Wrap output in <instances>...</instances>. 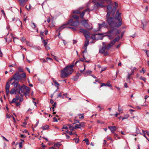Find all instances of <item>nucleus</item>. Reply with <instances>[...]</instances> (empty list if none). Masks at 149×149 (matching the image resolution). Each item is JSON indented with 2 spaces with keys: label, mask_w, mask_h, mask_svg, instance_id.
Instances as JSON below:
<instances>
[{
  "label": "nucleus",
  "mask_w": 149,
  "mask_h": 149,
  "mask_svg": "<svg viewBox=\"0 0 149 149\" xmlns=\"http://www.w3.org/2000/svg\"><path fill=\"white\" fill-rule=\"evenodd\" d=\"M54 83L56 86L58 87V86L59 85V84L56 81H54Z\"/></svg>",
  "instance_id": "a18cd8bd"
},
{
  "label": "nucleus",
  "mask_w": 149,
  "mask_h": 149,
  "mask_svg": "<svg viewBox=\"0 0 149 149\" xmlns=\"http://www.w3.org/2000/svg\"><path fill=\"white\" fill-rule=\"evenodd\" d=\"M26 74L24 73L21 74L19 73V72H17L10 79V81L15 80V81H24L26 80Z\"/></svg>",
  "instance_id": "f03ea898"
},
{
  "label": "nucleus",
  "mask_w": 149,
  "mask_h": 149,
  "mask_svg": "<svg viewBox=\"0 0 149 149\" xmlns=\"http://www.w3.org/2000/svg\"><path fill=\"white\" fill-rule=\"evenodd\" d=\"M56 107V103H54V104L53 105L52 108L54 109V108Z\"/></svg>",
  "instance_id": "6e6d98bb"
},
{
  "label": "nucleus",
  "mask_w": 149,
  "mask_h": 149,
  "mask_svg": "<svg viewBox=\"0 0 149 149\" xmlns=\"http://www.w3.org/2000/svg\"><path fill=\"white\" fill-rule=\"evenodd\" d=\"M129 117V115L128 114H126L124 115V116L122 118V120H123L125 119H127Z\"/></svg>",
  "instance_id": "bb28decb"
},
{
  "label": "nucleus",
  "mask_w": 149,
  "mask_h": 149,
  "mask_svg": "<svg viewBox=\"0 0 149 149\" xmlns=\"http://www.w3.org/2000/svg\"><path fill=\"white\" fill-rule=\"evenodd\" d=\"M106 48H107V47H106L105 43L104 42H103L102 47L101 49H100L99 52L102 54H104L105 52Z\"/></svg>",
  "instance_id": "1a4fd4ad"
},
{
  "label": "nucleus",
  "mask_w": 149,
  "mask_h": 149,
  "mask_svg": "<svg viewBox=\"0 0 149 149\" xmlns=\"http://www.w3.org/2000/svg\"><path fill=\"white\" fill-rule=\"evenodd\" d=\"M108 128L110 130L111 132L112 133H113L116 130V127L115 126H109L108 127Z\"/></svg>",
  "instance_id": "2eb2a0df"
},
{
  "label": "nucleus",
  "mask_w": 149,
  "mask_h": 149,
  "mask_svg": "<svg viewBox=\"0 0 149 149\" xmlns=\"http://www.w3.org/2000/svg\"><path fill=\"white\" fill-rule=\"evenodd\" d=\"M53 121L54 122H57V119L56 118L54 117L53 118Z\"/></svg>",
  "instance_id": "bf43d9fd"
},
{
  "label": "nucleus",
  "mask_w": 149,
  "mask_h": 149,
  "mask_svg": "<svg viewBox=\"0 0 149 149\" xmlns=\"http://www.w3.org/2000/svg\"><path fill=\"white\" fill-rule=\"evenodd\" d=\"M47 40H44L42 41V42L44 44V46H46V45H47Z\"/></svg>",
  "instance_id": "c756f323"
},
{
  "label": "nucleus",
  "mask_w": 149,
  "mask_h": 149,
  "mask_svg": "<svg viewBox=\"0 0 149 149\" xmlns=\"http://www.w3.org/2000/svg\"><path fill=\"white\" fill-rule=\"evenodd\" d=\"M83 141H85L86 142V144L87 145H89V141L88 139H85Z\"/></svg>",
  "instance_id": "2f4dec72"
},
{
  "label": "nucleus",
  "mask_w": 149,
  "mask_h": 149,
  "mask_svg": "<svg viewBox=\"0 0 149 149\" xmlns=\"http://www.w3.org/2000/svg\"><path fill=\"white\" fill-rule=\"evenodd\" d=\"M103 4V3H101V2H97L95 3L94 5V6H96L97 7H100L102 8H103L105 6H105V5H104Z\"/></svg>",
  "instance_id": "9b49d317"
},
{
  "label": "nucleus",
  "mask_w": 149,
  "mask_h": 149,
  "mask_svg": "<svg viewBox=\"0 0 149 149\" xmlns=\"http://www.w3.org/2000/svg\"><path fill=\"white\" fill-rule=\"evenodd\" d=\"M72 17L74 19H78L79 18V17L77 15H73Z\"/></svg>",
  "instance_id": "58836bf2"
},
{
  "label": "nucleus",
  "mask_w": 149,
  "mask_h": 149,
  "mask_svg": "<svg viewBox=\"0 0 149 149\" xmlns=\"http://www.w3.org/2000/svg\"><path fill=\"white\" fill-rule=\"evenodd\" d=\"M118 110L119 111L121 112V113L122 112L123 110L122 109V108H120V105H118Z\"/></svg>",
  "instance_id": "72a5a7b5"
},
{
  "label": "nucleus",
  "mask_w": 149,
  "mask_h": 149,
  "mask_svg": "<svg viewBox=\"0 0 149 149\" xmlns=\"http://www.w3.org/2000/svg\"><path fill=\"white\" fill-rule=\"evenodd\" d=\"M45 48L47 50H49L50 49V47L48 46L47 45H46V46H45Z\"/></svg>",
  "instance_id": "13d9d810"
},
{
  "label": "nucleus",
  "mask_w": 149,
  "mask_h": 149,
  "mask_svg": "<svg viewBox=\"0 0 149 149\" xmlns=\"http://www.w3.org/2000/svg\"><path fill=\"white\" fill-rule=\"evenodd\" d=\"M132 74L128 73L127 76V78L126 79V81L128 83H130V77Z\"/></svg>",
  "instance_id": "412c9836"
},
{
  "label": "nucleus",
  "mask_w": 149,
  "mask_h": 149,
  "mask_svg": "<svg viewBox=\"0 0 149 149\" xmlns=\"http://www.w3.org/2000/svg\"><path fill=\"white\" fill-rule=\"evenodd\" d=\"M78 116H79V118H84V116L83 114H79L78 115Z\"/></svg>",
  "instance_id": "7c9ffc66"
},
{
  "label": "nucleus",
  "mask_w": 149,
  "mask_h": 149,
  "mask_svg": "<svg viewBox=\"0 0 149 149\" xmlns=\"http://www.w3.org/2000/svg\"><path fill=\"white\" fill-rule=\"evenodd\" d=\"M106 86H109V87H111V85L110 84V82H107L106 84Z\"/></svg>",
  "instance_id": "603ef678"
},
{
  "label": "nucleus",
  "mask_w": 149,
  "mask_h": 149,
  "mask_svg": "<svg viewBox=\"0 0 149 149\" xmlns=\"http://www.w3.org/2000/svg\"><path fill=\"white\" fill-rule=\"evenodd\" d=\"M15 93H17V92H16L14 88H12L11 89L10 91V93L11 94H14Z\"/></svg>",
  "instance_id": "cd10ccee"
},
{
  "label": "nucleus",
  "mask_w": 149,
  "mask_h": 149,
  "mask_svg": "<svg viewBox=\"0 0 149 149\" xmlns=\"http://www.w3.org/2000/svg\"><path fill=\"white\" fill-rule=\"evenodd\" d=\"M109 39H112L113 38V37L112 35H108L107 36Z\"/></svg>",
  "instance_id": "e433bc0d"
},
{
  "label": "nucleus",
  "mask_w": 149,
  "mask_h": 149,
  "mask_svg": "<svg viewBox=\"0 0 149 149\" xmlns=\"http://www.w3.org/2000/svg\"><path fill=\"white\" fill-rule=\"evenodd\" d=\"M47 21L48 23H49L50 22V18L49 17H47Z\"/></svg>",
  "instance_id": "4d7b16f0"
},
{
  "label": "nucleus",
  "mask_w": 149,
  "mask_h": 149,
  "mask_svg": "<svg viewBox=\"0 0 149 149\" xmlns=\"http://www.w3.org/2000/svg\"><path fill=\"white\" fill-rule=\"evenodd\" d=\"M83 56L84 58H81L80 59V61H84V60L86 59L85 58V57L84 55H83Z\"/></svg>",
  "instance_id": "8fccbe9b"
},
{
  "label": "nucleus",
  "mask_w": 149,
  "mask_h": 149,
  "mask_svg": "<svg viewBox=\"0 0 149 149\" xmlns=\"http://www.w3.org/2000/svg\"><path fill=\"white\" fill-rule=\"evenodd\" d=\"M49 127V126L47 125H46L44 126H43L41 127V128L42 129L44 130H45L47 129H48Z\"/></svg>",
  "instance_id": "b1692460"
},
{
  "label": "nucleus",
  "mask_w": 149,
  "mask_h": 149,
  "mask_svg": "<svg viewBox=\"0 0 149 149\" xmlns=\"http://www.w3.org/2000/svg\"><path fill=\"white\" fill-rule=\"evenodd\" d=\"M19 147L20 148H21L22 146V142H20L19 144Z\"/></svg>",
  "instance_id": "052dcab7"
},
{
  "label": "nucleus",
  "mask_w": 149,
  "mask_h": 149,
  "mask_svg": "<svg viewBox=\"0 0 149 149\" xmlns=\"http://www.w3.org/2000/svg\"><path fill=\"white\" fill-rule=\"evenodd\" d=\"M68 28H70L73 30L75 31L76 30V29L75 28L73 27H68Z\"/></svg>",
  "instance_id": "680f3d73"
},
{
  "label": "nucleus",
  "mask_w": 149,
  "mask_h": 149,
  "mask_svg": "<svg viewBox=\"0 0 149 149\" xmlns=\"http://www.w3.org/2000/svg\"><path fill=\"white\" fill-rule=\"evenodd\" d=\"M142 132H143V134H144L143 136L144 137H145L146 139H147V138L146 135V131H145L143 130H142Z\"/></svg>",
  "instance_id": "79ce46f5"
},
{
  "label": "nucleus",
  "mask_w": 149,
  "mask_h": 149,
  "mask_svg": "<svg viewBox=\"0 0 149 149\" xmlns=\"http://www.w3.org/2000/svg\"><path fill=\"white\" fill-rule=\"evenodd\" d=\"M102 3H105V2H106L107 3L109 4L111 2V0H96Z\"/></svg>",
  "instance_id": "f3484780"
},
{
  "label": "nucleus",
  "mask_w": 149,
  "mask_h": 149,
  "mask_svg": "<svg viewBox=\"0 0 149 149\" xmlns=\"http://www.w3.org/2000/svg\"><path fill=\"white\" fill-rule=\"evenodd\" d=\"M10 87V84L8 82L6 83V90H9Z\"/></svg>",
  "instance_id": "393cba45"
},
{
  "label": "nucleus",
  "mask_w": 149,
  "mask_h": 149,
  "mask_svg": "<svg viewBox=\"0 0 149 149\" xmlns=\"http://www.w3.org/2000/svg\"><path fill=\"white\" fill-rule=\"evenodd\" d=\"M31 26L32 27L33 29L35 28L36 27V24H35V23H34L33 22H31Z\"/></svg>",
  "instance_id": "473e14b6"
},
{
  "label": "nucleus",
  "mask_w": 149,
  "mask_h": 149,
  "mask_svg": "<svg viewBox=\"0 0 149 149\" xmlns=\"http://www.w3.org/2000/svg\"><path fill=\"white\" fill-rule=\"evenodd\" d=\"M69 129L71 131H73L75 129V127H70V128H69Z\"/></svg>",
  "instance_id": "c03bdc74"
},
{
  "label": "nucleus",
  "mask_w": 149,
  "mask_h": 149,
  "mask_svg": "<svg viewBox=\"0 0 149 149\" xmlns=\"http://www.w3.org/2000/svg\"><path fill=\"white\" fill-rule=\"evenodd\" d=\"M120 13H119L118 10H117L116 12V15L115 17L116 20H118V24L116 22L113 21V18L111 17H106L107 21L110 26L111 28L115 29L116 27L118 28L121 26L122 22L120 20Z\"/></svg>",
  "instance_id": "f257e3e1"
},
{
  "label": "nucleus",
  "mask_w": 149,
  "mask_h": 149,
  "mask_svg": "<svg viewBox=\"0 0 149 149\" xmlns=\"http://www.w3.org/2000/svg\"><path fill=\"white\" fill-rule=\"evenodd\" d=\"M12 116H10V115H8V114H6V117L7 118H10Z\"/></svg>",
  "instance_id": "774afa93"
},
{
  "label": "nucleus",
  "mask_w": 149,
  "mask_h": 149,
  "mask_svg": "<svg viewBox=\"0 0 149 149\" xmlns=\"http://www.w3.org/2000/svg\"><path fill=\"white\" fill-rule=\"evenodd\" d=\"M79 24V21L77 20H74L73 19H70L67 23V24H69L70 25L74 27L78 26Z\"/></svg>",
  "instance_id": "20e7f679"
},
{
  "label": "nucleus",
  "mask_w": 149,
  "mask_h": 149,
  "mask_svg": "<svg viewBox=\"0 0 149 149\" xmlns=\"http://www.w3.org/2000/svg\"><path fill=\"white\" fill-rule=\"evenodd\" d=\"M80 13V12L78 10H75L73 12L74 13L79 14Z\"/></svg>",
  "instance_id": "ea45409f"
},
{
  "label": "nucleus",
  "mask_w": 149,
  "mask_h": 149,
  "mask_svg": "<svg viewBox=\"0 0 149 149\" xmlns=\"http://www.w3.org/2000/svg\"><path fill=\"white\" fill-rule=\"evenodd\" d=\"M61 145V143H54V147L59 148Z\"/></svg>",
  "instance_id": "a878e982"
},
{
  "label": "nucleus",
  "mask_w": 149,
  "mask_h": 149,
  "mask_svg": "<svg viewBox=\"0 0 149 149\" xmlns=\"http://www.w3.org/2000/svg\"><path fill=\"white\" fill-rule=\"evenodd\" d=\"M143 72V74L145 73L146 72V70L144 69V68H143L142 69V70L140 71V72Z\"/></svg>",
  "instance_id": "5fc2aeb1"
},
{
  "label": "nucleus",
  "mask_w": 149,
  "mask_h": 149,
  "mask_svg": "<svg viewBox=\"0 0 149 149\" xmlns=\"http://www.w3.org/2000/svg\"><path fill=\"white\" fill-rule=\"evenodd\" d=\"M24 85H23L22 86H20L19 89H16L15 90V91L17 92V93L19 94H20V92L22 93H24L25 92V89H24Z\"/></svg>",
  "instance_id": "6e6552de"
},
{
  "label": "nucleus",
  "mask_w": 149,
  "mask_h": 149,
  "mask_svg": "<svg viewBox=\"0 0 149 149\" xmlns=\"http://www.w3.org/2000/svg\"><path fill=\"white\" fill-rule=\"evenodd\" d=\"M92 72L91 70H88L84 73V74L85 76H87L90 75L92 73Z\"/></svg>",
  "instance_id": "aec40b11"
},
{
  "label": "nucleus",
  "mask_w": 149,
  "mask_h": 149,
  "mask_svg": "<svg viewBox=\"0 0 149 149\" xmlns=\"http://www.w3.org/2000/svg\"><path fill=\"white\" fill-rule=\"evenodd\" d=\"M114 43L112 41L109 44H108L107 47V49H109L114 45Z\"/></svg>",
  "instance_id": "6ab92c4d"
},
{
  "label": "nucleus",
  "mask_w": 149,
  "mask_h": 149,
  "mask_svg": "<svg viewBox=\"0 0 149 149\" xmlns=\"http://www.w3.org/2000/svg\"><path fill=\"white\" fill-rule=\"evenodd\" d=\"M83 48H85L84 50L82 52L83 53L86 52H87V48H86V47H84Z\"/></svg>",
  "instance_id": "e2e57ef3"
},
{
  "label": "nucleus",
  "mask_w": 149,
  "mask_h": 149,
  "mask_svg": "<svg viewBox=\"0 0 149 149\" xmlns=\"http://www.w3.org/2000/svg\"><path fill=\"white\" fill-rule=\"evenodd\" d=\"M17 100L15 98H13L12 100V101L10 102V103L11 104L15 102Z\"/></svg>",
  "instance_id": "a19ab883"
},
{
  "label": "nucleus",
  "mask_w": 149,
  "mask_h": 149,
  "mask_svg": "<svg viewBox=\"0 0 149 149\" xmlns=\"http://www.w3.org/2000/svg\"><path fill=\"white\" fill-rule=\"evenodd\" d=\"M66 68H64L63 70H62L61 71V77L63 78H65L67 77L69 74L65 70Z\"/></svg>",
  "instance_id": "0eeeda50"
},
{
  "label": "nucleus",
  "mask_w": 149,
  "mask_h": 149,
  "mask_svg": "<svg viewBox=\"0 0 149 149\" xmlns=\"http://www.w3.org/2000/svg\"><path fill=\"white\" fill-rule=\"evenodd\" d=\"M107 8V9L108 10L106 15V17H109L110 15L114 17L116 10V7H114L113 9H112V5L111 4H110L108 6H106Z\"/></svg>",
  "instance_id": "7ed1b4c3"
},
{
  "label": "nucleus",
  "mask_w": 149,
  "mask_h": 149,
  "mask_svg": "<svg viewBox=\"0 0 149 149\" xmlns=\"http://www.w3.org/2000/svg\"><path fill=\"white\" fill-rule=\"evenodd\" d=\"M18 71H17V72H19H19H23V69L21 67H19L18 68Z\"/></svg>",
  "instance_id": "c85d7f7f"
},
{
  "label": "nucleus",
  "mask_w": 149,
  "mask_h": 149,
  "mask_svg": "<svg viewBox=\"0 0 149 149\" xmlns=\"http://www.w3.org/2000/svg\"><path fill=\"white\" fill-rule=\"evenodd\" d=\"M19 95H17L15 96V98L17 100H18L19 99Z\"/></svg>",
  "instance_id": "864d4df0"
},
{
  "label": "nucleus",
  "mask_w": 149,
  "mask_h": 149,
  "mask_svg": "<svg viewBox=\"0 0 149 149\" xmlns=\"http://www.w3.org/2000/svg\"><path fill=\"white\" fill-rule=\"evenodd\" d=\"M12 85H14V87L16 89H18L17 88H19L20 85L19 84L18 82H15L12 83L11 84Z\"/></svg>",
  "instance_id": "ddd939ff"
},
{
  "label": "nucleus",
  "mask_w": 149,
  "mask_h": 149,
  "mask_svg": "<svg viewBox=\"0 0 149 149\" xmlns=\"http://www.w3.org/2000/svg\"><path fill=\"white\" fill-rule=\"evenodd\" d=\"M74 65H70L67 66L64 68H66L65 70L70 75L73 71V67Z\"/></svg>",
  "instance_id": "39448f33"
},
{
  "label": "nucleus",
  "mask_w": 149,
  "mask_h": 149,
  "mask_svg": "<svg viewBox=\"0 0 149 149\" xmlns=\"http://www.w3.org/2000/svg\"><path fill=\"white\" fill-rule=\"evenodd\" d=\"M120 36H118L117 37L115 38V39L113 40V41L114 43L117 41H118L120 39Z\"/></svg>",
  "instance_id": "4be33fe9"
},
{
  "label": "nucleus",
  "mask_w": 149,
  "mask_h": 149,
  "mask_svg": "<svg viewBox=\"0 0 149 149\" xmlns=\"http://www.w3.org/2000/svg\"><path fill=\"white\" fill-rule=\"evenodd\" d=\"M24 87L25 90H26V91L29 92V88L28 87L24 85Z\"/></svg>",
  "instance_id": "f704fd0d"
},
{
  "label": "nucleus",
  "mask_w": 149,
  "mask_h": 149,
  "mask_svg": "<svg viewBox=\"0 0 149 149\" xmlns=\"http://www.w3.org/2000/svg\"><path fill=\"white\" fill-rule=\"evenodd\" d=\"M85 126V124L84 123H80L79 124H76L75 125V129L80 128L81 127H84Z\"/></svg>",
  "instance_id": "9d476101"
},
{
  "label": "nucleus",
  "mask_w": 149,
  "mask_h": 149,
  "mask_svg": "<svg viewBox=\"0 0 149 149\" xmlns=\"http://www.w3.org/2000/svg\"><path fill=\"white\" fill-rule=\"evenodd\" d=\"M15 103L17 106H18L20 105V103L19 102H16Z\"/></svg>",
  "instance_id": "338daca9"
},
{
  "label": "nucleus",
  "mask_w": 149,
  "mask_h": 149,
  "mask_svg": "<svg viewBox=\"0 0 149 149\" xmlns=\"http://www.w3.org/2000/svg\"><path fill=\"white\" fill-rule=\"evenodd\" d=\"M74 140L76 143H78L79 141V139L78 138L74 139Z\"/></svg>",
  "instance_id": "de8ad7c7"
},
{
  "label": "nucleus",
  "mask_w": 149,
  "mask_h": 149,
  "mask_svg": "<svg viewBox=\"0 0 149 149\" xmlns=\"http://www.w3.org/2000/svg\"><path fill=\"white\" fill-rule=\"evenodd\" d=\"M114 29H111L109 31V33L111 34L112 35H113L114 34L113 33Z\"/></svg>",
  "instance_id": "c9c22d12"
},
{
  "label": "nucleus",
  "mask_w": 149,
  "mask_h": 149,
  "mask_svg": "<svg viewBox=\"0 0 149 149\" xmlns=\"http://www.w3.org/2000/svg\"><path fill=\"white\" fill-rule=\"evenodd\" d=\"M29 93V92H28V91H26V92L24 93V94L26 96L27 95V94H28V93Z\"/></svg>",
  "instance_id": "0e129e2a"
},
{
  "label": "nucleus",
  "mask_w": 149,
  "mask_h": 149,
  "mask_svg": "<svg viewBox=\"0 0 149 149\" xmlns=\"http://www.w3.org/2000/svg\"><path fill=\"white\" fill-rule=\"evenodd\" d=\"M16 22H18L20 25H21L22 24V22L19 19H17V20Z\"/></svg>",
  "instance_id": "09e8293b"
},
{
  "label": "nucleus",
  "mask_w": 149,
  "mask_h": 149,
  "mask_svg": "<svg viewBox=\"0 0 149 149\" xmlns=\"http://www.w3.org/2000/svg\"><path fill=\"white\" fill-rule=\"evenodd\" d=\"M79 32L84 33L87 40L90 37V36L88 35V32L86 30L81 29H80Z\"/></svg>",
  "instance_id": "423d86ee"
},
{
  "label": "nucleus",
  "mask_w": 149,
  "mask_h": 149,
  "mask_svg": "<svg viewBox=\"0 0 149 149\" xmlns=\"http://www.w3.org/2000/svg\"><path fill=\"white\" fill-rule=\"evenodd\" d=\"M98 25L100 29L102 27H107V24L104 22L102 24H98Z\"/></svg>",
  "instance_id": "a211bd4d"
},
{
  "label": "nucleus",
  "mask_w": 149,
  "mask_h": 149,
  "mask_svg": "<svg viewBox=\"0 0 149 149\" xmlns=\"http://www.w3.org/2000/svg\"><path fill=\"white\" fill-rule=\"evenodd\" d=\"M90 10L89 8H87L85 10L83 11L80 14V17L82 19L83 18L85 14V12L87 11L89 12L90 10Z\"/></svg>",
  "instance_id": "4468645a"
},
{
  "label": "nucleus",
  "mask_w": 149,
  "mask_h": 149,
  "mask_svg": "<svg viewBox=\"0 0 149 149\" xmlns=\"http://www.w3.org/2000/svg\"><path fill=\"white\" fill-rule=\"evenodd\" d=\"M68 24L67 23V24H64L63 25H62V26H60L59 28L56 30V31H58L59 32V34H58V36H59L60 35V32L61 30H62L64 28L66 27L65 26L66 25H67Z\"/></svg>",
  "instance_id": "f8f14e48"
},
{
  "label": "nucleus",
  "mask_w": 149,
  "mask_h": 149,
  "mask_svg": "<svg viewBox=\"0 0 149 149\" xmlns=\"http://www.w3.org/2000/svg\"><path fill=\"white\" fill-rule=\"evenodd\" d=\"M25 40H26V38H25L24 37H22V38H21V40H20L22 42H24V41Z\"/></svg>",
  "instance_id": "37998d69"
},
{
  "label": "nucleus",
  "mask_w": 149,
  "mask_h": 149,
  "mask_svg": "<svg viewBox=\"0 0 149 149\" xmlns=\"http://www.w3.org/2000/svg\"><path fill=\"white\" fill-rule=\"evenodd\" d=\"M82 25L85 27L86 28L88 29V24L87 22V21L86 20H84L82 21L81 22Z\"/></svg>",
  "instance_id": "dca6fc26"
},
{
  "label": "nucleus",
  "mask_w": 149,
  "mask_h": 149,
  "mask_svg": "<svg viewBox=\"0 0 149 149\" xmlns=\"http://www.w3.org/2000/svg\"><path fill=\"white\" fill-rule=\"evenodd\" d=\"M139 79L141 80H143L144 82L146 81V78L145 77H140Z\"/></svg>",
  "instance_id": "4c0bfd02"
},
{
  "label": "nucleus",
  "mask_w": 149,
  "mask_h": 149,
  "mask_svg": "<svg viewBox=\"0 0 149 149\" xmlns=\"http://www.w3.org/2000/svg\"><path fill=\"white\" fill-rule=\"evenodd\" d=\"M116 35H116L117 34H119L120 33L118 31L117 29H116Z\"/></svg>",
  "instance_id": "69168bd1"
},
{
  "label": "nucleus",
  "mask_w": 149,
  "mask_h": 149,
  "mask_svg": "<svg viewBox=\"0 0 149 149\" xmlns=\"http://www.w3.org/2000/svg\"><path fill=\"white\" fill-rule=\"evenodd\" d=\"M89 44V40H86L84 44V46L83 47V48L86 47V48H87V47Z\"/></svg>",
  "instance_id": "5701e85b"
},
{
  "label": "nucleus",
  "mask_w": 149,
  "mask_h": 149,
  "mask_svg": "<svg viewBox=\"0 0 149 149\" xmlns=\"http://www.w3.org/2000/svg\"><path fill=\"white\" fill-rule=\"evenodd\" d=\"M146 52V54L148 57H149V51L146 50H144Z\"/></svg>",
  "instance_id": "49530a36"
},
{
  "label": "nucleus",
  "mask_w": 149,
  "mask_h": 149,
  "mask_svg": "<svg viewBox=\"0 0 149 149\" xmlns=\"http://www.w3.org/2000/svg\"><path fill=\"white\" fill-rule=\"evenodd\" d=\"M25 42H26V44L27 45H28L29 46L31 47L32 45H30V43L28 41H26Z\"/></svg>",
  "instance_id": "3c124183"
}]
</instances>
